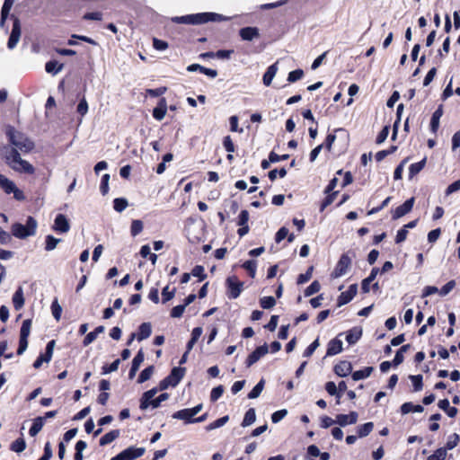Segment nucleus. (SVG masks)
Masks as SVG:
<instances>
[{"label": "nucleus", "mask_w": 460, "mask_h": 460, "mask_svg": "<svg viewBox=\"0 0 460 460\" xmlns=\"http://www.w3.org/2000/svg\"><path fill=\"white\" fill-rule=\"evenodd\" d=\"M5 134L13 146L5 145L0 148V155L5 163L14 171L32 174L34 167L27 161L22 160L18 152L29 153L34 148V142L24 133L17 131L13 126H7Z\"/></svg>", "instance_id": "nucleus-1"}, {"label": "nucleus", "mask_w": 460, "mask_h": 460, "mask_svg": "<svg viewBox=\"0 0 460 460\" xmlns=\"http://www.w3.org/2000/svg\"><path fill=\"white\" fill-rule=\"evenodd\" d=\"M227 20H229L228 17L217 13H199L172 18L173 22L179 24H203L208 22H223Z\"/></svg>", "instance_id": "nucleus-2"}, {"label": "nucleus", "mask_w": 460, "mask_h": 460, "mask_svg": "<svg viewBox=\"0 0 460 460\" xmlns=\"http://www.w3.org/2000/svg\"><path fill=\"white\" fill-rule=\"evenodd\" d=\"M36 228L37 221L32 217H28L25 226L20 223H14L11 227V231L13 236L25 239L28 236L34 235Z\"/></svg>", "instance_id": "nucleus-3"}, {"label": "nucleus", "mask_w": 460, "mask_h": 460, "mask_svg": "<svg viewBox=\"0 0 460 460\" xmlns=\"http://www.w3.org/2000/svg\"><path fill=\"white\" fill-rule=\"evenodd\" d=\"M244 283L240 281L236 275L229 276L226 279V296L229 299H236L243 290Z\"/></svg>", "instance_id": "nucleus-4"}, {"label": "nucleus", "mask_w": 460, "mask_h": 460, "mask_svg": "<svg viewBox=\"0 0 460 460\" xmlns=\"http://www.w3.org/2000/svg\"><path fill=\"white\" fill-rule=\"evenodd\" d=\"M0 187L6 194L13 193V198L16 200L22 201L25 199L23 192L16 187L14 182L1 173Z\"/></svg>", "instance_id": "nucleus-5"}, {"label": "nucleus", "mask_w": 460, "mask_h": 460, "mask_svg": "<svg viewBox=\"0 0 460 460\" xmlns=\"http://www.w3.org/2000/svg\"><path fill=\"white\" fill-rule=\"evenodd\" d=\"M351 262H352V261H351V258L349 256V254L342 253L341 255L338 262L336 263L334 270L331 273V277L332 279H337V278H340V277L343 276L344 274H346L347 271L351 267Z\"/></svg>", "instance_id": "nucleus-6"}, {"label": "nucleus", "mask_w": 460, "mask_h": 460, "mask_svg": "<svg viewBox=\"0 0 460 460\" xmlns=\"http://www.w3.org/2000/svg\"><path fill=\"white\" fill-rule=\"evenodd\" d=\"M144 453V447H129L113 456L111 460H134L142 456Z\"/></svg>", "instance_id": "nucleus-7"}, {"label": "nucleus", "mask_w": 460, "mask_h": 460, "mask_svg": "<svg viewBox=\"0 0 460 460\" xmlns=\"http://www.w3.org/2000/svg\"><path fill=\"white\" fill-rule=\"evenodd\" d=\"M415 199L411 197V199L405 200L402 205L398 206L395 209L392 210V219L396 220L403 216L407 215L412 210L414 206Z\"/></svg>", "instance_id": "nucleus-8"}, {"label": "nucleus", "mask_w": 460, "mask_h": 460, "mask_svg": "<svg viewBox=\"0 0 460 460\" xmlns=\"http://www.w3.org/2000/svg\"><path fill=\"white\" fill-rule=\"evenodd\" d=\"M269 351L268 345L265 343L261 346L257 347L249 356L247 357L245 360V366L246 367H252L253 364H255L258 360L261 359L263 356H265Z\"/></svg>", "instance_id": "nucleus-9"}, {"label": "nucleus", "mask_w": 460, "mask_h": 460, "mask_svg": "<svg viewBox=\"0 0 460 460\" xmlns=\"http://www.w3.org/2000/svg\"><path fill=\"white\" fill-rule=\"evenodd\" d=\"M21 37V22L17 17L13 18V28L7 41V47L13 49L18 43Z\"/></svg>", "instance_id": "nucleus-10"}, {"label": "nucleus", "mask_w": 460, "mask_h": 460, "mask_svg": "<svg viewBox=\"0 0 460 460\" xmlns=\"http://www.w3.org/2000/svg\"><path fill=\"white\" fill-rule=\"evenodd\" d=\"M358 285L352 284L349 287L348 290L341 292L337 299V305L341 306L349 303L357 295Z\"/></svg>", "instance_id": "nucleus-11"}, {"label": "nucleus", "mask_w": 460, "mask_h": 460, "mask_svg": "<svg viewBox=\"0 0 460 460\" xmlns=\"http://www.w3.org/2000/svg\"><path fill=\"white\" fill-rule=\"evenodd\" d=\"M167 112V101L164 97H161L155 108H154L152 115L155 119L161 121L164 119Z\"/></svg>", "instance_id": "nucleus-12"}, {"label": "nucleus", "mask_w": 460, "mask_h": 460, "mask_svg": "<svg viewBox=\"0 0 460 460\" xmlns=\"http://www.w3.org/2000/svg\"><path fill=\"white\" fill-rule=\"evenodd\" d=\"M70 229V224L63 214L57 215L54 225H53V230L59 233H66Z\"/></svg>", "instance_id": "nucleus-13"}, {"label": "nucleus", "mask_w": 460, "mask_h": 460, "mask_svg": "<svg viewBox=\"0 0 460 460\" xmlns=\"http://www.w3.org/2000/svg\"><path fill=\"white\" fill-rule=\"evenodd\" d=\"M358 418V414L357 411H350L349 414H338L336 416V423L344 427L349 424H355Z\"/></svg>", "instance_id": "nucleus-14"}, {"label": "nucleus", "mask_w": 460, "mask_h": 460, "mask_svg": "<svg viewBox=\"0 0 460 460\" xmlns=\"http://www.w3.org/2000/svg\"><path fill=\"white\" fill-rule=\"evenodd\" d=\"M333 371L337 376L344 377L351 373L352 365L348 360H341L334 366Z\"/></svg>", "instance_id": "nucleus-15"}, {"label": "nucleus", "mask_w": 460, "mask_h": 460, "mask_svg": "<svg viewBox=\"0 0 460 460\" xmlns=\"http://www.w3.org/2000/svg\"><path fill=\"white\" fill-rule=\"evenodd\" d=\"M186 372L185 367H175L171 370V373L167 376L168 379L171 381V386H176L181 380L183 378Z\"/></svg>", "instance_id": "nucleus-16"}, {"label": "nucleus", "mask_w": 460, "mask_h": 460, "mask_svg": "<svg viewBox=\"0 0 460 460\" xmlns=\"http://www.w3.org/2000/svg\"><path fill=\"white\" fill-rule=\"evenodd\" d=\"M239 35L243 40L251 41L260 36L259 29L257 27H244L239 31Z\"/></svg>", "instance_id": "nucleus-17"}, {"label": "nucleus", "mask_w": 460, "mask_h": 460, "mask_svg": "<svg viewBox=\"0 0 460 460\" xmlns=\"http://www.w3.org/2000/svg\"><path fill=\"white\" fill-rule=\"evenodd\" d=\"M342 341L334 338L331 340L327 345L326 356H334L342 351Z\"/></svg>", "instance_id": "nucleus-18"}, {"label": "nucleus", "mask_w": 460, "mask_h": 460, "mask_svg": "<svg viewBox=\"0 0 460 460\" xmlns=\"http://www.w3.org/2000/svg\"><path fill=\"white\" fill-rule=\"evenodd\" d=\"M443 115V106L439 105L438 109L433 112L431 119H430V125L429 128L430 131L433 134H436L439 128V119Z\"/></svg>", "instance_id": "nucleus-19"}, {"label": "nucleus", "mask_w": 460, "mask_h": 460, "mask_svg": "<svg viewBox=\"0 0 460 460\" xmlns=\"http://www.w3.org/2000/svg\"><path fill=\"white\" fill-rule=\"evenodd\" d=\"M152 333V326L150 323H143L138 326L137 340L141 341L150 337Z\"/></svg>", "instance_id": "nucleus-20"}, {"label": "nucleus", "mask_w": 460, "mask_h": 460, "mask_svg": "<svg viewBox=\"0 0 460 460\" xmlns=\"http://www.w3.org/2000/svg\"><path fill=\"white\" fill-rule=\"evenodd\" d=\"M173 419L182 420L185 423H194V416L190 408L182 409L172 414Z\"/></svg>", "instance_id": "nucleus-21"}, {"label": "nucleus", "mask_w": 460, "mask_h": 460, "mask_svg": "<svg viewBox=\"0 0 460 460\" xmlns=\"http://www.w3.org/2000/svg\"><path fill=\"white\" fill-rule=\"evenodd\" d=\"M277 72H278V62L270 65L267 68V70L262 77L263 84L266 86H270L271 84L272 79L276 75Z\"/></svg>", "instance_id": "nucleus-22"}, {"label": "nucleus", "mask_w": 460, "mask_h": 460, "mask_svg": "<svg viewBox=\"0 0 460 460\" xmlns=\"http://www.w3.org/2000/svg\"><path fill=\"white\" fill-rule=\"evenodd\" d=\"M362 336V328L354 327L349 331L346 335V341L349 344H355Z\"/></svg>", "instance_id": "nucleus-23"}, {"label": "nucleus", "mask_w": 460, "mask_h": 460, "mask_svg": "<svg viewBox=\"0 0 460 460\" xmlns=\"http://www.w3.org/2000/svg\"><path fill=\"white\" fill-rule=\"evenodd\" d=\"M13 304L15 310H20L24 305V296L22 287H19L13 296Z\"/></svg>", "instance_id": "nucleus-24"}, {"label": "nucleus", "mask_w": 460, "mask_h": 460, "mask_svg": "<svg viewBox=\"0 0 460 460\" xmlns=\"http://www.w3.org/2000/svg\"><path fill=\"white\" fill-rule=\"evenodd\" d=\"M119 434H120L119 429H112V430L109 431L108 433H106L100 438V440H99L100 446L103 447V446H106V445L111 443L112 441H114L116 438H118L119 437Z\"/></svg>", "instance_id": "nucleus-25"}, {"label": "nucleus", "mask_w": 460, "mask_h": 460, "mask_svg": "<svg viewBox=\"0 0 460 460\" xmlns=\"http://www.w3.org/2000/svg\"><path fill=\"white\" fill-rule=\"evenodd\" d=\"M378 272H379V269L375 267L371 270L369 276L362 280L361 290L363 293L369 292V285L372 281H374V279H376Z\"/></svg>", "instance_id": "nucleus-26"}, {"label": "nucleus", "mask_w": 460, "mask_h": 460, "mask_svg": "<svg viewBox=\"0 0 460 460\" xmlns=\"http://www.w3.org/2000/svg\"><path fill=\"white\" fill-rule=\"evenodd\" d=\"M424 408L420 404H413L411 402H407L402 404L401 412L402 414H408L410 412H422Z\"/></svg>", "instance_id": "nucleus-27"}, {"label": "nucleus", "mask_w": 460, "mask_h": 460, "mask_svg": "<svg viewBox=\"0 0 460 460\" xmlns=\"http://www.w3.org/2000/svg\"><path fill=\"white\" fill-rule=\"evenodd\" d=\"M373 371H374L373 367H366L360 370L354 371L351 374V377L354 381H358V380L368 377L372 374Z\"/></svg>", "instance_id": "nucleus-28"}, {"label": "nucleus", "mask_w": 460, "mask_h": 460, "mask_svg": "<svg viewBox=\"0 0 460 460\" xmlns=\"http://www.w3.org/2000/svg\"><path fill=\"white\" fill-rule=\"evenodd\" d=\"M44 424V418H41V416L35 418L33 420L31 427L29 429L30 436H36L41 430Z\"/></svg>", "instance_id": "nucleus-29"}, {"label": "nucleus", "mask_w": 460, "mask_h": 460, "mask_svg": "<svg viewBox=\"0 0 460 460\" xmlns=\"http://www.w3.org/2000/svg\"><path fill=\"white\" fill-rule=\"evenodd\" d=\"M426 165V158L418 163L411 164L409 167V178L416 176Z\"/></svg>", "instance_id": "nucleus-30"}, {"label": "nucleus", "mask_w": 460, "mask_h": 460, "mask_svg": "<svg viewBox=\"0 0 460 460\" xmlns=\"http://www.w3.org/2000/svg\"><path fill=\"white\" fill-rule=\"evenodd\" d=\"M63 66V64H59L56 60H50L46 63L45 70L49 74L56 75L62 70Z\"/></svg>", "instance_id": "nucleus-31"}, {"label": "nucleus", "mask_w": 460, "mask_h": 460, "mask_svg": "<svg viewBox=\"0 0 460 460\" xmlns=\"http://www.w3.org/2000/svg\"><path fill=\"white\" fill-rule=\"evenodd\" d=\"M374 429L373 422H366L362 425H359L357 429L358 437L364 438L367 437Z\"/></svg>", "instance_id": "nucleus-32"}, {"label": "nucleus", "mask_w": 460, "mask_h": 460, "mask_svg": "<svg viewBox=\"0 0 460 460\" xmlns=\"http://www.w3.org/2000/svg\"><path fill=\"white\" fill-rule=\"evenodd\" d=\"M155 367L154 366H148L145 369L141 371L137 377V383L142 384L147 380H149L154 374Z\"/></svg>", "instance_id": "nucleus-33"}, {"label": "nucleus", "mask_w": 460, "mask_h": 460, "mask_svg": "<svg viewBox=\"0 0 460 460\" xmlns=\"http://www.w3.org/2000/svg\"><path fill=\"white\" fill-rule=\"evenodd\" d=\"M256 420V413L253 408H250L244 414L243 420L242 421L243 427H247L252 424Z\"/></svg>", "instance_id": "nucleus-34"}, {"label": "nucleus", "mask_w": 460, "mask_h": 460, "mask_svg": "<svg viewBox=\"0 0 460 460\" xmlns=\"http://www.w3.org/2000/svg\"><path fill=\"white\" fill-rule=\"evenodd\" d=\"M242 267L247 270L248 275L251 278H254L256 275V270H257V262L254 260H249L243 263Z\"/></svg>", "instance_id": "nucleus-35"}, {"label": "nucleus", "mask_w": 460, "mask_h": 460, "mask_svg": "<svg viewBox=\"0 0 460 460\" xmlns=\"http://www.w3.org/2000/svg\"><path fill=\"white\" fill-rule=\"evenodd\" d=\"M26 448V442L23 438H18L12 442L10 449L16 453H21Z\"/></svg>", "instance_id": "nucleus-36"}, {"label": "nucleus", "mask_w": 460, "mask_h": 460, "mask_svg": "<svg viewBox=\"0 0 460 460\" xmlns=\"http://www.w3.org/2000/svg\"><path fill=\"white\" fill-rule=\"evenodd\" d=\"M55 344L56 341L54 340H51L50 341L48 342L45 352L40 354L41 357H43L46 363H49L52 358Z\"/></svg>", "instance_id": "nucleus-37"}, {"label": "nucleus", "mask_w": 460, "mask_h": 460, "mask_svg": "<svg viewBox=\"0 0 460 460\" xmlns=\"http://www.w3.org/2000/svg\"><path fill=\"white\" fill-rule=\"evenodd\" d=\"M326 197L323 199L320 205V211L323 212L328 206H330L335 199L338 191H332L329 193H325Z\"/></svg>", "instance_id": "nucleus-38"}, {"label": "nucleus", "mask_w": 460, "mask_h": 460, "mask_svg": "<svg viewBox=\"0 0 460 460\" xmlns=\"http://www.w3.org/2000/svg\"><path fill=\"white\" fill-rule=\"evenodd\" d=\"M264 384H265L264 379H261L260 382L248 394V398L255 399V398L259 397L264 388Z\"/></svg>", "instance_id": "nucleus-39"}, {"label": "nucleus", "mask_w": 460, "mask_h": 460, "mask_svg": "<svg viewBox=\"0 0 460 460\" xmlns=\"http://www.w3.org/2000/svg\"><path fill=\"white\" fill-rule=\"evenodd\" d=\"M228 420H229L228 415L223 416V417L216 420L215 421L209 423L206 427V430L207 431H210V430H213L215 429L220 428V427L224 426L228 421Z\"/></svg>", "instance_id": "nucleus-40"}, {"label": "nucleus", "mask_w": 460, "mask_h": 460, "mask_svg": "<svg viewBox=\"0 0 460 460\" xmlns=\"http://www.w3.org/2000/svg\"><path fill=\"white\" fill-rule=\"evenodd\" d=\"M403 111V104L402 103H400L398 106H397V110H396V120L394 121V127H393V135H392V139L394 140L395 137H396V135H397V131H398V126H399V123H400V120H401V115H402V112Z\"/></svg>", "instance_id": "nucleus-41"}, {"label": "nucleus", "mask_w": 460, "mask_h": 460, "mask_svg": "<svg viewBox=\"0 0 460 460\" xmlns=\"http://www.w3.org/2000/svg\"><path fill=\"white\" fill-rule=\"evenodd\" d=\"M128 206V200L125 198H116L113 200V208L115 211L120 213Z\"/></svg>", "instance_id": "nucleus-42"}, {"label": "nucleus", "mask_w": 460, "mask_h": 460, "mask_svg": "<svg viewBox=\"0 0 460 460\" xmlns=\"http://www.w3.org/2000/svg\"><path fill=\"white\" fill-rule=\"evenodd\" d=\"M120 364V359L117 358L111 364H105L102 367V374L106 375L118 370Z\"/></svg>", "instance_id": "nucleus-43"}, {"label": "nucleus", "mask_w": 460, "mask_h": 460, "mask_svg": "<svg viewBox=\"0 0 460 460\" xmlns=\"http://www.w3.org/2000/svg\"><path fill=\"white\" fill-rule=\"evenodd\" d=\"M60 241V239L56 238L51 234L47 235L45 239V250L48 252L54 250Z\"/></svg>", "instance_id": "nucleus-44"}, {"label": "nucleus", "mask_w": 460, "mask_h": 460, "mask_svg": "<svg viewBox=\"0 0 460 460\" xmlns=\"http://www.w3.org/2000/svg\"><path fill=\"white\" fill-rule=\"evenodd\" d=\"M415 392H419L423 388V377L421 375L410 376Z\"/></svg>", "instance_id": "nucleus-45"}, {"label": "nucleus", "mask_w": 460, "mask_h": 460, "mask_svg": "<svg viewBox=\"0 0 460 460\" xmlns=\"http://www.w3.org/2000/svg\"><path fill=\"white\" fill-rule=\"evenodd\" d=\"M144 228L143 222L139 219H135L131 222L130 234L132 236L139 234Z\"/></svg>", "instance_id": "nucleus-46"}, {"label": "nucleus", "mask_w": 460, "mask_h": 460, "mask_svg": "<svg viewBox=\"0 0 460 460\" xmlns=\"http://www.w3.org/2000/svg\"><path fill=\"white\" fill-rule=\"evenodd\" d=\"M321 289V285L318 280H314L305 289L304 292L305 296H310L317 292H319Z\"/></svg>", "instance_id": "nucleus-47"}, {"label": "nucleus", "mask_w": 460, "mask_h": 460, "mask_svg": "<svg viewBox=\"0 0 460 460\" xmlns=\"http://www.w3.org/2000/svg\"><path fill=\"white\" fill-rule=\"evenodd\" d=\"M447 457V448L439 447L431 454L427 460H445Z\"/></svg>", "instance_id": "nucleus-48"}, {"label": "nucleus", "mask_w": 460, "mask_h": 460, "mask_svg": "<svg viewBox=\"0 0 460 460\" xmlns=\"http://www.w3.org/2000/svg\"><path fill=\"white\" fill-rule=\"evenodd\" d=\"M51 313H52V315L53 317L57 320V321H59L60 318H61V314H62V307L61 305L58 304V298H55L51 304Z\"/></svg>", "instance_id": "nucleus-49"}, {"label": "nucleus", "mask_w": 460, "mask_h": 460, "mask_svg": "<svg viewBox=\"0 0 460 460\" xmlns=\"http://www.w3.org/2000/svg\"><path fill=\"white\" fill-rule=\"evenodd\" d=\"M32 321L31 319H26L22 322L21 330H20V337L28 338L31 332Z\"/></svg>", "instance_id": "nucleus-50"}, {"label": "nucleus", "mask_w": 460, "mask_h": 460, "mask_svg": "<svg viewBox=\"0 0 460 460\" xmlns=\"http://www.w3.org/2000/svg\"><path fill=\"white\" fill-rule=\"evenodd\" d=\"M459 441H460L459 435L456 433H453L448 437V439H447L444 448H447V450H451L457 446Z\"/></svg>", "instance_id": "nucleus-51"}, {"label": "nucleus", "mask_w": 460, "mask_h": 460, "mask_svg": "<svg viewBox=\"0 0 460 460\" xmlns=\"http://www.w3.org/2000/svg\"><path fill=\"white\" fill-rule=\"evenodd\" d=\"M303 76H304L303 69L297 68V69L293 70L288 73L287 80L288 83H295V82L300 80Z\"/></svg>", "instance_id": "nucleus-52"}, {"label": "nucleus", "mask_w": 460, "mask_h": 460, "mask_svg": "<svg viewBox=\"0 0 460 460\" xmlns=\"http://www.w3.org/2000/svg\"><path fill=\"white\" fill-rule=\"evenodd\" d=\"M190 274L194 277L199 278V281H203L207 278V274L205 273V269L201 265H196L191 270Z\"/></svg>", "instance_id": "nucleus-53"}, {"label": "nucleus", "mask_w": 460, "mask_h": 460, "mask_svg": "<svg viewBox=\"0 0 460 460\" xmlns=\"http://www.w3.org/2000/svg\"><path fill=\"white\" fill-rule=\"evenodd\" d=\"M176 289L172 288V290H169V286H166L162 290V302L164 304L167 303L168 301L172 300L175 296Z\"/></svg>", "instance_id": "nucleus-54"}, {"label": "nucleus", "mask_w": 460, "mask_h": 460, "mask_svg": "<svg viewBox=\"0 0 460 460\" xmlns=\"http://www.w3.org/2000/svg\"><path fill=\"white\" fill-rule=\"evenodd\" d=\"M13 4V0H4L1 10V23L4 22Z\"/></svg>", "instance_id": "nucleus-55"}, {"label": "nucleus", "mask_w": 460, "mask_h": 460, "mask_svg": "<svg viewBox=\"0 0 460 460\" xmlns=\"http://www.w3.org/2000/svg\"><path fill=\"white\" fill-rule=\"evenodd\" d=\"M276 305V300L273 296H263L260 299V305L263 309H270Z\"/></svg>", "instance_id": "nucleus-56"}, {"label": "nucleus", "mask_w": 460, "mask_h": 460, "mask_svg": "<svg viewBox=\"0 0 460 460\" xmlns=\"http://www.w3.org/2000/svg\"><path fill=\"white\" fill-rule=\"evenodd\" d=\"M313 270L314 267L311 266L307 269V270L305 273L299 274L296 279V283L300 285L309 281L312 278Z\"/></svg>", "instance_id": "nucleus-57"}, {"label": "nucleus", "mask_w": 460, "mask_h": 460, "mask_svg": "<svg viewBox=\"0 0 460 460\" xmlns=\"http://www.w3.org/2000/svg\"><path fill=\"white\" fill-rule=\"evenodd\" d=\"M224 390L225 389L222 385L214 387L210 392V401L213 402L217 401L223 395Z\"/></svg>", "instance_id": "nucleus-58"}, {"label": "nucleus", "mask_w": 460, "mask_h": 460, "mask_svg": "<svg viewBox=\"0 0 460 460\" xmlns=\"http://www.w3.org/2000/svg\"><path fill=\"white\" fill-rule=\"evenodd\" d=\"M223 146L228 153H234L235 151V146L230 136H226L223 138Z\"/></svg>", "instance_id": "nucleus-59"}, {"label": "nucleus", "mask_w": 460, "mask_h": 460, "mask_svg": "<svg viewBox=\"0 0 460 460\" xmlns=\"http://www.w3.org/2000/svg\"><path fill=\"white\" fill-rule=\"evenodd\" d=\"M248 221H249V212L248 210L246 209H243L241 210L239 216H238V218H237V225L239 226H249L248 225Z\"/></svg>", "instance_id": "nucleus-60"}, {"label": "nucleus", "mask_w": 460, "mask_h": 460, "mask_svg": "<svg viewBox=\"0 0 460 460\" xmlns=\"http://www.w3.org/2000/svg\"><path fill=\"white\" fill-rule=\"evenodd\" d=\"M109 181H110V174L105 173L102 175L101 180V185H100V191L102 195H106L109 191Z\"/></svg>", "instance_id": "nucleus-61"}, {"label": "nucleus", "mask_w": 460, "mask_h": 460, "mask_svg": "<svg viewBox=\"0 0 460 460\" xmlns=\"http://www.w3.org/2000/svg\"><path fill=\"white\" fill-rule=\"evenodd\" d=\"M145 359V353L142 349H140L137 355L134 357L131 366L139 369L140 365L143 363Z\"/></svg>", "instance_id": "nucleus-62"}, {"label": "nucleus", "mask_w": 460, "mask_h": 460, "mask_svg": "<svg viewBox=\"0 0 460 460\" xmlns=\"http://www.w3.org/2000/svg\"><path fill=\"white\" fill-rule=\"evenodd\" d=\"M166 91H167V87L161 86V87L155 88V89H147L146 94L150 97H160L163 94H164L166 93Z\"/></svg>", "instance_id": "nucleus-63"}, {"label": "nucleus", "mask_w": 460, "mask_h": 460, "mask_svg": "<svg viewBox=\"0 0 460 460\" xmlns=\"http://www.w3.org/2000/svg\"><path fill=\"white\" fill-rule=\"evenodd\" d=\"M288 414V411L286 409L279 410L272 413L271 420L273 423L279 422L282 419H284Z\"/></svg>", "instance_id": "nucleus-64"}]
</instances>
